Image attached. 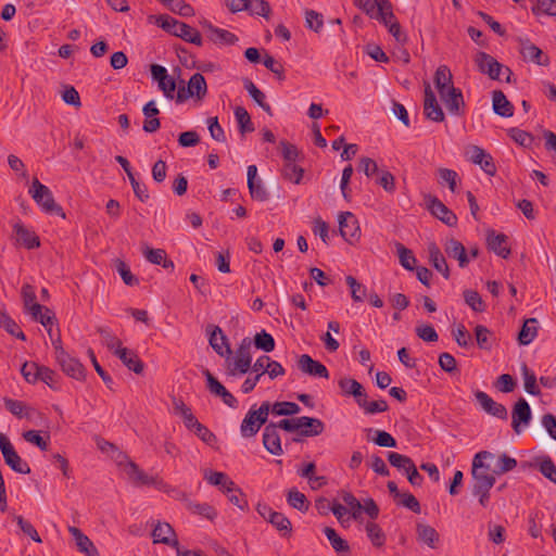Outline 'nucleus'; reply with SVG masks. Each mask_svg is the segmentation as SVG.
Here are the masks:
<instances>
[{
  "label": "nucleus",
  "instance_id": "nucleus-7",
  "mask_svg": "<svg viewBox=\"0 0 556 556\" xmlns=\"http://www.w3.org/2000/svg\"><path fill=\"white\" fill-rule=\"evenodd\" d=\"M339 232L341 237L350 244H353L359 240V224L351 212H341L339 214Z\"/></svg>",
  "mask_w": 556,
  "mask_h": 556
},
{
  "label": "nucleus",
  "instance_id": "nucleus-50",
  "mask_svg": "<svg viewBox=\"0 0 556 556\" xmlns=\"http://www.w3.org/2000/svg\"><path fill=\"white\" fill-rule=\"evenodd\" d=\"M395 247L399 254L400 264L407 270H414L417 260L412 250L405 248L400 242H396Z\"/></svg>",
  "mask_w": 556,
  "mask_h": 556
},
{
  "label": "nucleus",
  "instance_id": "nucleus-3",
  "mask_svg": "<svg viewBox=\"0 0 556 556\" xmlns=\"http://www.w3.org/2000/svg\"><path fill=\"white\" fill-rule=\"evenodd\" d=\"M251 346L252 340L249 337H245L241 340L239 346L237 348L233 358L230 356H225L228 376L236 377L238 375H244L251 369Z\"/></svg>",
  "mask_w": 556,
  "mask_h": 556
},
{
  "label": "nucleus",
  "instance_id": "nucleus-48",
  "mask_svg": "<svg viewBox=\"0 0 556 556\" xmlns=\"http://www.w3.org/2000/svg\"><path fill=\"white\" fill-rule=\"evenodd\" d=\"M235 117L239 125V131L244 135L245 132L254 131V126L251 121V116L243 106H237L235 109Z\"/></svg>",
  "mask_w": 556,
  "mask_h": 556
},
{
  "label": "nucleus",
  "instance_id": "nucleus-23",
  "mask_svg": "<svg viewBox=\"0 0 556 556\" xmlns=\"http://www.w3.org/2000/svg\"><path fill=\"white\" fill-rule=\"evenodd\" d=\"M263 445L266 451L273 455H281L283 453L280 435L275 422H269L265 426L263 432Z\"/></svg>",
  "mask_w": 556,
  "mask_h": 556
},
{
  "label": "nucleus",
  "instance_id": "nucleus-49",
  "mask_svg": "<svg viewBox=\"0 0 556 556\" xmlns=\"http://www.w3.org/2000/svg\"><path fill=\"white\" fill-rule=\"evenodd\" d=\"M540 472L556 484V466L549 456H541L536 458Z\"/></svg>",
  "mask_w": 556,
  "mask_h": 556
},
{
  "label": "nucleus",
  "instance_id": "nucleus-58",
  "mask_svg": "<svg viewBox=\"0 0 556 556\" xmlns=\"http://www.w3.org/2000/svg\"><path fill=\"white\" fill-rule=\"evenodd\" d=\"M388 460L393 467L399 470H404L405 472L415 466V463L410 457L395 452L389 453Z\"/></svg>",
  "mask_w": 556,
  "mask_h": 556
},
{
  "label": "nucleus",
  "instance_id": "nucleus-63",
  "mask_svg": "<svg viewBox=\"0 0 556 556\" xmlns=\"http://www.w3.org/2000/svg\"><path fill=\"white\" fill-rule=\"evenodd\" d=\"M115 267L125 285L132 287L139 283V279L131 274L128 265L123 260L117 258Z\"/></svg>",
  "mask_w": 556,
  "mask_h": 556
},
{
  "label": "nucleus",
  "instance_id": "nucleus-11",
  "mask_svg": "<svg viewBox=\"0 0 556 556\" xmlns=\"http://www.w3.org/2000/svg\"><path fill=\"white\" fill-rule=\"evenodd\" d=\"M152 79L157 81L159 89L168 100L175 98L177 88L175 79L168 75L166 68L159 64H152L150 67Z\"/></svg>",
  "mask_w": 556,
  "mask_h": 556
},
{
  "label": "nucleus",
  "instance_id": "nucleus-44",
  "mask_svg": "<svg viewBox=\"0 0 556 556\" xmlns=\"http://www.w3.org/2000/svg\"><path fill=\"white\" fill-rule=\"evenodd\" d=\"M365 530L368 539L370 540L374 546L382 547L386 544V533L382 531L381 527L378 523L374 521H368L365 526Z\"/></svg>",
  "mask_w": 556,
  "mask_h": 556
},
{
  "label": "nucleus",
  "instance_id": "nucleus-27",
  "mask_svg": "<svg viewBox=\"0 0 556 556\" xmlns=\"http://www.w3.org/2000/svg\"><path fill=\"white\" fill-rule=\"evenodd\" d=\"M470 160L472 163L479 165L485 174L490 176H494L496 174V166L492 156L483 149L477 146L472 147Z\"/></svg>",
  "mask_w": 556,
  "mask_h": 556
},
{
  "label": "nucleus",
  "instance_id": "nucleus-24",
  "mask_svg": "<svg viewBox=\"0 0 556 556\" xmlns=\"http://www.w3.org/2000/svg\"><path fill=\"white\" fill-rule=\"evenodd\" d=\"M339 388L345 396H353L358 406L363 405L362 401L367 399L364 387L355 379L342 378L339 380Z\"/></svg>",
  "mask_w": 556,
  "mask_h": 556
},
{
  "label": "nucleus",
  "instance_id": "nucleus-6",
  "mask_svg": "<svg viewBox=\"0 0 556 556\" xmlns=\"http://www.w3.org/2000/svg\"><path fill=\"white\" fill-rule=\"evenodd\" d=\"M0 451L4 463L15 472L28 475L30 473L29 465L21 458L4 433H0Z\"/></svg>",
  "mask_w": 556,
  "mask_h": 556
},
{
  "label": "nucleus",
  "instance_id": "nucleus-45",
  "mask_svg": "<svg viewBox=\"0 0 556 556\" xmlns=\"http://www.w3.org/2000/svg\"><path fill=\"white\" fill-rule=\"evenodd\" d=\"M287 502L291 507L300 511H307L309 508V502L306 496L295 488L288 491Z\"/></svg>",
  "mask_w": 556,
  "mask_h": 556
},
{
  "label": "nucleus",
  "instance_id": "nucleus-5",
  "mask_svg": "<svg viewBox=\"0 0 556 556\" xmlns=\"http://www.w3.org/2000/svg\"><path fill=\"white\" fill-rule=\"evenodd\" d=\"M269 409L270 403L267 401L263 402L258 409L252 407L241 422L240 431L242 437H254L260 431L261 427L266 425Z\"/></svg>",
  "mask_w": 556,
  "mask_h": 556
},
{
  "label": "nucleus",
  "instance_id": "nucleus-36",
  "mask_svg": "<svg viewBox=\"0 0 556 556\" xmlns=\"http://www.w3.org/2000/svg\"><path fill=\"white\" fill-rule=\"evenodd\" d=\"M68 531L75 539L76 545L81 553H85L87 556H98V549L91 542V540L85 535L78 528L70 527Z\"/></svg>",
  "mask_w": 556,
  "mask_h": 556
},
{
  "label": "nucleus",
  "instance_id": "nucleus-51",
  "mask_svg": "<svg viewBox=\"0 0 556 556\" xmlns=\"http://www.w3.org/2000/svg\"><path fill=\"white\" fill-rule=\"evenodd\" d=\"M304 169L295 164V162L285 163L281 175L285 179L293 184H300L303 178Z\"/></svg>",
  "mask_w": 556,
  "mask_h": 556
},
{
  "label": "nucleus",
  "instance_id": "nucleus-29",
  "mask_svg": "<svg viewBox=\"0 0 556 556\" xmlns=\"http://www.w3.org/2000/svg\"><path fill=\"white\" fill-rule=\"evenodd\" d=\"M13 230L16 235V240L26 249L30 250L40 247L39 237L34 231L27 229L22 223L14 224Z\"/></svg>",
  "mask_w": 556,
  "mask_h": 556
},
{
  "label": "nucleus",
  "instance_id": "nucleus-19",
  "mask_svg": "<svg viewBox=\"0 0 556 556\" xmlns=\"http://www.w3.org/2000/svg\"><path fill=\"white\" fill-rule=\"evenodd\" d=\"M441 100L451 115H465L466 104L463 92L459 88L451 87L448 93H446V97Z\"/></svg>",
  "mask_w": 556,
  "mask_h": 556
},
{
  "label": "nucleus",
  "instance_id": "nucleus-61",
  "mask_svg": "<svg viewBox=\"0 0 556 556\" xmlns=\"http://www.w3.org/2000/svg\"><path fill=\"white\" fill-rule=\"evenodd\" d=\"M97 332L102 337L104 344L109 350H119L122 349V341L112 333V331L108 327L99 326L97 328Z\"/></svg>",
  "mask_w": 556,
  "mask_h": 556
},
{
  "label": "nucleus",
  "instance_id": "nucleus-37",
  "mask_svg": "<svg viewBox=\"0 0 556 556\" xmlns=\"http://www.w3.org/2000/svg\"><path fill=\"white\" fill-rule=\"evenodd\" d=\"M417 539L431 548H435L440 541L438 531L426 523H417L416 526Z\"/></svg>",
  "mask_w": 556,
  "mask_h": 556
},
{
  "label": "nucleus",
  "instance_id": "nucleus-14",
  "mask_svg": "<svg viewBox=\"0 0 556 556\" xmlns=\"http://www.w3.org/2000/svg\"><path fill=\"white\" fill-rule=\"evenodd\" d=\"M203 375L206 378L207 389L213 395L220 397L224 404L231 408H236L238 406L237 399L213 376L208 369H204Z\"/></svg>",
  "mask_w": 556,
  "mask_h": 556
},
{
  "label": "nucleus",
  "instance_id": "nucleus-8",
  "mask_svg": "<svg viewBox=\"0 0 556 556\" xmlns=\"http://www.w3.org/2000/svg\"><path fill=\"white\" fill-rule=\"evenodd\" d=\"M532 419V413L528 402L520 397L511 410V428L516 434H520L527 428Z\"/></svg>",
  "mask_w": 556,
  "mask_h": 556
},
{
  "label": "nucleus",
  "instance_id": "nucleus-56",
  "mask_svg": "<svg viewBox=\"0 0 556 556\" xmlns=\"http://www.w3.org/2000/svg\"><path fill=\"white\" fill-rule=\"evenodd\" d=\"M22 437L25 441L36 445L41 451H47L49 447V433H47L46 438H43L40 435V432L38 430H28L23 432Z\"/></svg>",
  "mask_w": 556,
  "mask_h": 556
},
{
  "label": "nucleus",
  "instance_id": "nucleus-32",
  "mask_svg": "<svg viewBox=\"0 0 556 556\" xmlns=\"http://www.w3.org/2000/svg\"><path fill=\"white\" fill-rule=\"evenodd\" d=\"M203 26L210 31L208 38L215 43L220 45H235L238 41V37L229 30L218 28L212 25L210 22H204Z\"/></svg>",
  "mask_w": 556,
  "mask_h": 556
},
{
  "label": "nucleus",
  "instance_id": "nucleus-28",
  "mask_svg": "<svg viewBox=\"0 0 556 556\" xmlns=\"http://www.w3.org/2000/svg\"><path fill=\"white\" fill-rule=\"evenodd\" d=\"M114 354L122 361V363L135 374L140 375L143 372L144 365L139 356L127 348L115 350Z\"/></svg>",
  "mask_w": 556,
  "mask_h": 556
},
{
  "label": "nucleus",
  "instance_id": "nucleus-16",
  "mask_svg": "<svg viewBox=\"0 0 556 556\" xmlns=\"http://www.w3.org/2000/svg\"><path fill=\"white\" fill-rule=\"evenodd\" d=\"M153 543H162L178 549L179 542L177 540L174 528L168 522H157L152 530Z\"/></svg>",
  "mask_w": 556,
  "mask_h": 556
},
{
  "label": "nucleus",
  "instance_id": "nucleus-31",
  "mask_svg": "<svg viewBox=\"0 0 556 556\" xmlns=\"http://www.w3.org/2000/svg\"><path fill=\"white\" fill-rule=\"evenodd\" d=\"M299 421H301L299 432L301 437H316L325 430V424L318 418L302 416L299 417Z\"/></svg>",
  "mask_w": 556,
  "mask_h": 556
},
{
  "label": "nucleus",
  "instance_id": "nucleus-17",
  "mask_svg": "<svg viewBox=\"0 0 556 556\" xmlns=\"http://www.w3.org/2000/svg\"><path fill=\"white\" fill-rule=\"evenodd\" d=\"M475 396L486 414L502 420H506L508 418L507 408L503 404L495 402L485 392L477 391Z\"/></svg>",
  "mask_w": 556,
  "mask_h": 556
},
{
  "label": "nucleus",
  "instance_id": "nucleus-25",
  "mask_svg": "<svg viewBox=\"0 0 556 556\" xmlns=\"http://www.w3.org/2000/svg\"><path fill=\"white\" fill-rule=\"evenodd\" d=\"M443 247L448 257L458 261L460 268H465L469 264L468 253L460 241L451 238L444 242Z\"/></svg>",
  "mask_w": 556,
  "mask_h": 556
},
{
  "label": "nucleus",
  "instance_id": "nucleus-64",
  "mask_svg": "<svg viewBox=\"0 0 556 556\" xmlns=\"http://www.w3.org/2000/svg\"><path fill=\"white\" fill-rule=\"evenodd\" d=\"M166 5L172 12L179 14L180 16L189 17L194 15L193 8L185 2V0H168Z\"/></svg>",
  "mask_w": 556,
  "mask_h": 556
},
{
  "label": "nucleus",
  "instance_id": "nucleus-38",
  "mask_svg": "<svg viewBox=\"0 0 556 556\" xmlns=\"http://www.w3.org/2000/svg\"><path fill=\"white\" fill-rule=\"evenodd\" d=\"M243 86H244L245 90L248 91V93L250 94V97L254 100V102L258 106H261L269 116H273V110H271L270 105L265 101L266 100L265 93L262 90H260L254 85V83L249 78L243 79Z\"/></svg>",
  "mask_w": 556,
  "mask_h": 556
},
{
  "label": "nucleus",
  "instance_id": "nucleus-47",
  "mask_svg": "<svg viewBox=\"0 0 556 556\" xmlns=\"http://www.w3.org/2000/svg\"><path fill=\"white\" fill-rule=\"evenodd\" d=\"M38 374V381L45 382L49 388L52 390H60L59 381L61 379L60 375H58L54 370L51 368L41 365Z\"/></svg>",
  "mask_w": 556,
  "mask_h": 556
},
{
  "label": "nucleus",
  "instance_id": "nucleus-2",
  "mask_svg": "<svg viewBox=\"0 0 556 556\" xmlns=\"http://www.w3.org/2000/svg\"><path fill=\"white\" fill-rule=\"evenodd\" d=\"M55 351V361L61 367L62 371L78 381H84L86 378V368L79 359L71 356L62 346L61 336L58 333L56 340L53 341Z\"/></svg>",
  "mask_w": 556,
  "mask_h": 556
},
{
  "label": "nucleus",
  "instance_id": "nucleus-52",
  "mask_svg": "<svg viewBox=\"0 0 556 556\" xmlns=\"http://www.w3.org/2000/svg\"><path fill=\"white\" fill-rule=\"evenodd\" d=\"M475 336H476L477 345L481 350L490 351L492 349V333L485 326H483V325L476 326Z\"/></svg>",
  "mask_w": 556,
  "mask_h": 556
},
{
  "label": "nucleus",
  "instance_id": "nucleus-12",
  "mask_svg": "<svg viewBox=\"0 0 556 556\" xmlns=\"http://www.w3.org/2000/svg\"><path fill=\"white\" fill-rule=\"evenodd\" d=\"M424 114L426 118L435 123H441L445 119V114L429 84H426L425 87Z\"/></svg>",
  "mask_w": 556,
  "mask_h": 556
},
{
  "label": "nucleus",
  "instance_id": "nucleus-4",
  "mask_svg": "<svg viewBox=\"0 0 556 556\" xmlns=\"http://www.w3.org/2000/svg\"><path fill=\"white\" fill-rule=\"evenodd\" d=\"M28 192L45 213L58 215L63 219L66 217L63 208L55 202L51 190L37 178L33 179Z\"/></svg>",
  "mask_w": 556,
  "mask_h": 556
},
{
  "label": "nucleus",
  "instance_id": "nucleus-39",
  "mask_svg": "<svg viewBox=\"0 0 556 556\" xmlns=\"http://www.w3.org/2000/svg\"><path fill=\"white\" fill-rule=\"evenodd\" d=\"M536 324V318H529L525 320L517 338L519 344L528 345L534 340L538 334Z\"/></svg>",
  "mask_w": 556,
  "mask_h": 556
},
{
  "label": "nucleus",
  "instance_id": "nucleus-41",
  "mask_svg": "<svg viewBox=\"0 0 556 556\" xmlns=\"http://www.w3.org/2000/svg\"><path fill=\"white\" fill-rule=\"evenodd\" d=\"M0 327L3 328L9 334H11L20 340H22V341L26 340V336L21 330L20 326L4 311H0Z\"/></svg>",
  "mask_w": 556,
  "mask_h": 556
},
{
  "label": "nucleus",
  "instance_id": "nucleus-30",
  "mask_svg": "<svg viewBox=\"0 0 556 556\" xmlns=\"http://www.w3.org/2000/svg\"><path fill=\"white\" fill-rule=\"evenodd\" d=\"M126 473L136 486L156 484V477L148 476L131 460L127 463Z\"/></svg>",
  "mask_w": 556,
  "mask_h": 556
},
{
  "label": "nucleus",
  "instance_id": "nucleus-62",
  "mask_svg": "<svg viewBox=\"0 0 556 556\" xmlns=\"http://www.w3.org/2000/svg\"><path fill=\"white\" fill-rule=\"evenodd\" d=\"M464 300L468 306L475 312L481 313L485 309V304L480 294L475 290H465Z\"/></svg>",
  "mask_w": 556,
  "mask_h": 556
},
{
  "label": "nucleus",
  "instance_id": "nucleus-1",
  "mask_svg": "<svg viewBox=\"0 0 556 556\" xmlns=\"http://www.w3.org/2000/svg\"><path fill=\"white\" fill-rule=\"evenodd\" d=\"M148 21L150 23L156 24L164 31L168 33L172 36L178 37L187 42L193 43L199 47L202 46V37L199 30L184 22H180L172 17L170 15H149Z\"/></svg>",
  "mask_w": 556,
  "mask_h": 556
},
{
  "label": "nucleus",
  "instance_id": "nucleus-34",
  "mask_svg": "<svg viewBox=\"0 0 556 556\" xmlns=\"http://www.w3.org/2000/svg\"><path fill=\"white\" fill-rule=\"evenodd\" d=\"M173 404L175 414L181 416L184 425L188 430L192 431L197 425H200L191 408L182 400L174 399Z\"/></svg>",
  "mask_w": 556,
  "mask_h": 556
},
{
  "label": "nucleus",
  "instance_id": "nucleus-13",
  "mask_svg": "<svg viewBox=\"0 0 556 556\" xmlns=\"http://www.w3.org/2000/svg\"><path fill=\"white\" fill-rule=\"evenodd\" d=\"M475 63L482 74H486L491 79L496 80L503 71L504 65L486 52L480 51L476 54Z\"/></svg>",
  "mask_w": 556,
  "mask_h": 556
},
{
  "label": "nucleus",
  "instance_id": "nucleus-60",
  "mask_svg": "<svg viewBox=\"0 0 556 556\" xmlns=\"http://www.w3.org/2000/svg\"><path fill=\"white\" fill-rule=\"evenodd\" d=\"M5 408L14 416L18 418H30L29 410L22 401L4 399Z\"/></svg>",
  "mask_w": 556,
  "mask_h": 556
},
{
  "label": "nucleus",
  "instance_id": "nucleus-53",
  "mask_svg": "<svg viewBox=\"0 0 556 556\" xmlns=\"http://www.w3.org/2000/svg\"><path fill=\"white\" fill-rule=\"evenodd\" d=\"M531 11L536 16L545 14L556 17V0H535Z\"/></svg>",
  "mask_w": 556,
  "mask_h": 556
},
{
  "label": "nucleus",
  "instance_id": "nucleus-43",
  "mask_svg": "<svg viewBox=\"0 0 556 556\" xmlns=\"http://www.w3.org/2000/svg\"><path fill=\"white\" fill-rule=\"evenodd\" d=\"M188 85L192 91V96L195 97L198 100L204 99V97L207 93V85L204 76L200 73H194L189 81Z\"/></svg>",
  "mask_w": 556,
  "mask_h": 556
},
{
  "label": "nucleus",
  "instance_id": "nucleus-33",
  "mask_svg": "<svg viewBox=\"0 0 556 556\" xmlns=\"http://www.w3.org/2000/svg\"><path fill=\"white\" fill-rule=\"evenodd\" d=\"M492 104L495 114L503 117H511L514 114V105L507 100L502 90L492 92Z\"/></svg>",
  "mask_w": 556,
  "mask_h": 556
},
{
  "label": "nucleus",
  "instance_id": "nucleus-59",
  "mask_svg": "<svg viewBox=\"0 0 556 556\" xmlns=\"http://www.w3.org/2000/svg\"><path fill=\"white\" fill-rule=\"evenodd\" d=\"M346 285L351 289V296L354 302H363L367 296V289L364 285L358 282L353 276L345 277Z\"/></svg>",
  "mask_w": 556,
  "mask_h": 556
},
{
  "label": "nucleus",
  "instance_id": "nucleus-26",
  "mask_svg": "<svg viewBox=\"0 0 556 556\" xmlns=\"http://www.w3.org/2000/svg\"><path fill=\"white\" fill-rule=\"evenodd\" d=\"M507 239V236L504 233H495L494 230H489L486 235L489 250L503 258H508L510 255V249L506 244Z\"/></svg>",
  "mask_w": 556,
  "mask_h": 556
},
{
  "label": "nucleus",
  "instance_id": "nucleus-22",
  "mask_svg": "<svg viewBox=\"0 0 556 556\" xmlns=\"http://www.w3.org/2000/svg\"><path fill=\"white\" fill-rule=\"evenodd\" d=\"M520 53L526 61L533 62L541 66H547L549 64V58L529 39L520 40Z\"/></svg>",
  "mask_w": 556,
  "mask_h": 556
},
{
  "label": "nucleus",
  "instance_id": "nucleus-57",
  "mask_svg": "<svg viewBox=\"0 0 556 556\" xmlns=\"http://www.w3.org/2000/svg\"><path fill=\"white\" fill-rule=\"evenodd\" d=\"M439 184H446L452 192L457 190V181L459 180L458 174L450 168H439Z\"/></svg>",
  "mask_w": 556,
  "mask_h": 556
},
{
  "label": "nucleus",
  "instance_id": "nucleus-15",
  "mask_svg": "<svg viewBox=\"0 0 556 556\" xmlns=\"http://www.w3.org/2000/svg\"><path fill=\"white\" fill-rule=\"evenodd\" d=\"M207 332L210 334L208 342L212 349L219 356H231L232 351L230 349V344L228 342L227 337L224 334L222 328L218 326L210 325L207 327Z\"/></svg>",
  "mask_w": 556,
  "mask_h": 556
},
{
  "label": "nucleus",
  "instance_id": "nucleus-42",
  "mask_svg": "<svg viewBox=\"0 0 556 556\" xmlns=\"http://www.w3.org/2000/svg\"><path fill=\"white\" fill-rule=\"evenodd\" d=\"M267 521L271 523L281 533L282 536H289L291 534V521L282 513H270V516L269 518H267Z\"/></svg>",
  "mask_w": 556,
  "mask_h": 556
},
{
  "label": "nucleus",
  "instance_id": "nucleus-20",
  "mask_svg": "<svg viewBox=\"0 0 556 556\" xmlns=\"http://www.w3.org/2000/svg\"><path fill=\"white\" fill-rule=\"evenodd\" d=\"M257 167L255 165L248 166V188L253 200L264 202L269 199V193L263 185L262 180H256Z\"/></svg>",
  "mask_w": 556,
  "mask_h": 556
},
{
  "label": "nucleus",
  "instance_id": "nucleus-55",
  "mask_svg": "<svg viewBox=\"0 0 556 556\" xmlns=\"http://www.w3.org/2000/svg\"><path fill=\"white\" fill-rule=\"evenodd\" d=\"M256 349L262 350L266 353L274 351L275 340L273 336L265 330L257 332L252 341Z\"/></svg>",
  "mask_w": 556,
  "mask_h": 556
},
{
  "label": "nucleus",
  "instance_id": "nucleus-54",
  "mask_svg": "<svg viewBox=\"0 0 556 556\" xmlns=\"http://www.w3.org/2000/svg\"><path fill=\"white\" fill-rule=\"evenodd\" d=\"M521 371H522V376H523V381H525V391L528 393V394H531V395H539L541 393L539 387L536 386V377L534 375L533 371H531L527 364H522L521 366Z\"/></svg>",
  "mask_w": 556,
  "mask_h": 556
},
{
  "label": "nucleus",
  "instance_id": "nucleus-18",
  "mask_svg": "<svg viewBox=\"0 0 556 556\" xmlns=\"http://www.w3.org/2000/svg\"><path fill=\"white\" fill-rule=\"evenodd\" d=\"M299 369L312 377L329 378L327 367L318 361L313 359L308 354H302L298 359Z\"/></svg>",
  "mask_w": 556,
  "mask_h": 556
},
{
  "label": "nucleus",
  "instance_id": "nucleus-35",
  "mask_svg": "<svg viewBox=\"0 0 556 556\" xmlns=\"http://www.w3.org/2000/svg\"><path fill=\"white\" fill-rule=\"evenodd\" d=\"M204 479L212 485L218 486L224 493L235 490V482L220 471H205Z\"/></svg>",
  "mask_w": 556,
  "mask_h": 556
},
{
  "label": "nucleus",
  "instance_id": "nucleus-21",
  "mask_svg": "<svg viewBox=\"0 0 556 556\" xmlns=\"http://www.w3.org/2000/svg\"><path fill=\"white\" fill-rule=\"evenodd\" d=\"M427 251L429 255V263L432 265V267L437 271H439L445 279H450V267L438 244L433 241L429 242Z\"/></svg>",
  "mask_w": 556,
  "mask_h": 556
},
{
  "label": "nucleus",
  "instance_id": "nucleus-40",
  "mask_svg": "<svg viewBox=\"0 0 556 556\" xmlns=\"http://www.w3.org/2000/svg\"><path fill=\"white\" fill-rule=\"evenodd\" d=\"M187 509L194 515H199L210 521H213L217 517L216 509L207 503H194L187 501Z\"/></svg>",
  "mask_w": 556,
  "mask_h": 556
},
{
  "label": "nucleus",
  "instance_id": "nucleus-9",
  "mask_svg": "<svg viewBox=\"0 0 556 556\" xmlns=\"http://www.w3.org/2000/svg\"><path fill=\"white\" fill-rule=\"evenodd\" d=\"M491 457H493V454L488 451H482L475 455L471 468V476L475 484L494 485L495 477L491 473H488L486 471L481 470H488L489 467L483 464V459Z\"/></svg>",
  "mask_w": 556,
  "mask_h": 556
},
{
  "label": "nucleus",
  "instance_id": "nucleus-46",
  "mask_svg": "<svg viewBox=\"0 0 556 556\" xmlns=\"http://www.w3.org/2000/svg\"><path fill=\"white\" fill-rule=\"evenodd\" d=\"M324 533L329 540L332 548L337 553H349L351 551L349 543L343 540L339 534L336 532V530L331 527H326L324 529Z\"/></svg>",
  "mask_w": 556,
  "mask_h": 556
},
{
  "label": "nucleus",
  "instance_id": "nucleus-10",
  "mask_svg": "<svg viewBox=\"0 0 556 556\" xmlns=\"http://www.w3.org/2000/svg\"><path fill=\"white\" fill-rule=\"evenodd\" d=\"M425 202L430 213L442 223L448 227H454L457 225V216L435 195H426Z\"/></svg>",
  "mask_w": 556,
  "mask_h": 556
}]
</instances>
